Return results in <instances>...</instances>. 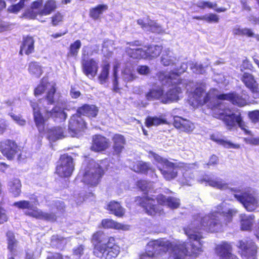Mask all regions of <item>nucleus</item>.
I'll return each mask as SVG.
<instances>
[{
	"label": "nucleus",
	"mask_w": 259,
	"mask_h": 259,
	"mask_svg": "<svg viewBox=\"0 0 259 259\" xmlns=\"http://www.w3.org/2000/svg\"><path fill=\"white\" fill-rule=\"evenodd\" d=\"M103 174L104 171L99 164L92 161L90 163L88 169L83 175L82 181L91 186H96L99 184Z\"/></svg>",
	"instance_id": "nucleus-9"
},
{
	"label": "nucleus",
	"mask_w": 259,
	"mask_h": 259,
	"mask_svg": "<svg viewBox=\"0 0 259 259\" xmlns=\"http://www.w3.org/2000/svg\"><path fill=\"white\" fill-rule=\"evenodd\" d=\"M149 243L147 244L146 246V252L145 254H143L140 256V259H150V257L157 255L158 254L163 255V252H162V250L159 249V248H158L157 249L156 248H153L151 247L149 248L151 251L148 250V246Z\"/></svg>",
	"instance_id": "nucleus-43"
},
{
	"label": "nucleus",
	"mask_w": 259,
	"mask_h": 259,
	"mask_svg": "<svg viewBox=\"0 0 259 259\" xmlns=\"http://www.w3.org/2000/svg\"><path fill=\"white\" fill-rule=\"evenodd\" d=\"M184 180L181 181V183L183 185L191 186L193 181L194 176L189 171H186L183 174Z\"/></svg>",
	"instance_id": "nucleus-52"
},
{
	"label": "nucleus",
	"mask_w": 259,
	"mask_h": 259,
	"mask_svg": "<svg viewBox=\"0 0 259 259\" xmlns=\"http://www.w3.org/2000/svg\"><path fill=\"white\" fill-rule=\"evenodd\" d=\"M9 189L11 193L15 197L19 196L21 193V184L18 179H14L10 181L8 184Z\"/></svg>",
	"instance_id": "nucleus-36"
},
{
	"label": "nucleus",
	"mask_w": 259,
	"mask_h": 259,
	"mask_svg": "<svg viewBox=\"0 0 259 259\" xmlns=\"http://www.w3.org/2000/svg\"><path fill=\"white\" fill-rule=\"evenodd\" d=\"M34 40L32 37L27 36L24 38L23 42L21 47L20 53L24 52L26 55L32 53L34 50Z\"/></svg>",
	"instance_id": "nucleus-32"
},
{
	"label": "nucleus",
	"mask_w": 259,
	"mask_h": 259,
	"mask_svg": "<svg viewBox=\"0 0 259 259\" xmlns=\"http://www.w3.org/2000/svg\"><path fill=\"white\" fill-rule=\"evenodd\" d=\"M8 217L6 213V210L0 206V224H2L7 222Z\"/></svg>",
	"instance_id": "nucleus-60"
},
{
	"label": "nucleus",
	"mask_w": 259,
	"mask_h": 259,
	"mask_svg": "<svg viewBox=\"0 0 259 259\" xmlns=\"http://www.w3.org/2000/svg\"><path fill=\"white\" fill-rule=\"evenodd\" d=\"M162 47L158 45H151L145 50L147 55L146 59H152L158 57L161 53Z\"/></svg>",
	"instance_id": "nucleus-37"
},
{
	"label": "nucleus",
	"mask_w": 259,
	"mask_h": 259,
	"mask_svg": "<svg viewBox=\"0 0 259 259\" xmlns=\"http://www.w3.org/2000/svg\"><path fill=\"white\" fill-rule=\"evenodd\" d=\"M211 139L217 143L224 146L226 148H233L237 149L239 148V145H235L229 141H225L219 137L218 135H212L211 136Z\"/></svg>",
	"instance_id": "nucleus-45"
},
{
	"label": "nucleus",
	"mask_w": 259,
	"mask_h": 259,
	"mask_svg": "<svg viewBox=\"0 0 259 259\" xmlns=\"http://www.w3.org/2000/svg\"><path fill=\"white\" fill-rule=\"evenodd\" d=\"M186 64V63H185ZM187 67L190 66L192 71L196 74H203L205 72L207 65H203L200 63L190 62L188 64H186Z\"/></svg>",
	"instance_id": "nucleus-44"
},
{
	"label": "nucleus",
	"mask_w": 259,
	"mask_h": 259,
	"mask_svg": "<svg viewBox=\"0 0 259 259\" xmlns=\"http://www.w3.org/2000/svg\"><path fill=\"white\" fill-rule=\"evenodd\" d=\"M56 8L57 5L56 1L49 0L45 3L43 9L39 11V15L40 16L49 15Z\"/></svg>",
	"instance_id": "nucleus-38"
},
{
	"label": "nucleus",
	"mask_w": 259,
	"mask_h": 259,
	"mask_svg": "<svg viewBox=\"0 0 259 259\" xmlns=\"http://www.w3.org/2000/svg\"><path fill=\"white\" fill-rule=\"evenodd\" d=\"M178 60L169 49L164 50L161 57V63L165 66L176 65Z\"/></svg>",
	"instance_id": "nucleus-26"
},
{
	"label": "nucleus",
	"mask_w": 259,
	"mask_h": 259,
	"mask_svg": "<svg viewBox=\"0 0 259 259\" xmlns=\"http://www.w3.org/2000/svg\"><path fill=\"white\" fill-rule=\"evenodd\" d=\"M81 46V41L79 40H77L70 46L69 52L68 54V56L76 57L78 53V51Z\"/></svg>",
	"instance_id": "nucleus-49"
},
{
	"label": "nucleus",
	"mask_w": 259,
	"mask_h": 259,
	"mask_svg": "<svg viewBox=\"0 0 259 259\" xmlns=\"http://www.w3.org/2000/svg\"><path fill=\"white\" fill-rule=\"evenodd\" d=\"M107 209L110 213L114 214L118 217H122L125 213V209L121 206L120 204L115 201L110 202L107 206Z\"/></svg>",
	"instance_id": "nucleus-30"
},
{
	"label": "nucleus",
	"mask_w": 259,
	"mask_h": 259,
	"mask_svg": "<svg viewBox=\"0 0 259 259\" xmlns=\"http://www.w3.org/2000/svg\"><path fill=\"white\" fill-rule=\"evenodd\" d=\"M248 116L253 122H255L259 121V111L255 110L250 112L248 114Z\"/></svg>",
	"instance_id": "nucleus-63"
},
{
	"label": "nucleus",
	"mask_w": 259,
	"mask_h": 259,
	"mask_svg": "<svg viewBox=\"0 0 259 259\" xmlns=\"http://www.w3.org/2000/svg\"><path fill=\"white\" fill-rule=\"evenodd\" d=\"M237 247L241 250L242 256L246 259H257V247L252 240H240Z\"/></svg>",
	"instance_id": "nucleus-11"
},
{
	"label": "nucleus",
	"mask_w": 259,
	"mask_h": 259,
	"mask_svg": "<svg viewBox=\"0 0 259 259\" xmlns=\"http://www.w3.org/2000/svg\"><path fill=\"white\" fill-rule=\"evenodd\" d=\"M108 9V6L106 5H99L90 10V16L94 20H97L103 12Z\"/></svg>",
	"instance_id": "nucleus-39"
},
{
	"label": "nucleus",
	"mask_w": 259,
	"mask_h": 259,
	"mask_svg": "<svg viewBox=\"0 0 259 259\" xmlns=\"http://www.w3.org/2000/svg\"><path fill=\"white\" fill-rule=\"evenodd\" d=\"M133 170L138 173L143 174H153L155 169L153 168L151 164L142 161H138L134 166Z\"/></svg>",
	"instance_id": "nucleus-27"
},
{
	"label": "nucleus",
	"mask_w": 259,
	"mask_h": 259,
	"mask_svg": "<svg viewBox=\"0 0 259 259\" xmlns=\"http://www.w3.org/2000/svg\"><path fill=\"white\" fill-rule=\"evenodd\" d=\"M16 143L10 140H5L0 142V151L4 156L9 160L13 159L18 152Z\"/></svg>",
	"instance_id": "nucleus-14"
},
{
	"label": "nucleus",
	"mask_w": 259,
	"mask_h": 259,
	"mask_svg": "<svg viewBox=\"0 0 259 259\" xmlns=\"http://www.w3.org/2000/svg\"><path fill=\"white\" fill-rule=\"evenodd\" d=\"M164 122V120L157 117L148 116L146 119V125L147 127L157 126Z\"/></svg>",
	"instance_id": "nucleus-50"
},
{
	"label": "nucleus",
	"mask_w": 259,
	"mask_h": 259,
	"mask_svg": "<svg viewBox=\"0 0 259 259\" xmlns=\"http://www.w3.org/2000/svg\"><path fill=\"white\" fill-rule=\"evenodd\" d=\"M30 199V201L21 200L16 202L13 205L19 209H26L25 213L33 218L49 221L56 220V216L54 213L44 212L37 208L38 201L36 196L32 195Z\"/></svg>",
	"instance_id": "nucleus-6"
},
{
	"label": "nucleus",
	"mask_w": 259,
	"mask_h": 259,
	"mask_svg": "<svg viewBox=\"0 0 259 259\" xmlns=\"http://www.w3.org/2000/svg\"><path fill=\"white\" fill-rule=\"evenodd\" d=\"M109 69L110 65L109 64H105L102 66L101 72L98 76V79L101 84H103L107 82L109 76Z\"/></svg>",
	"instance_id": "nucleus-46"
},
{
	"label": "nucleus",
	"mask_w": 259,
	"mask_h": 259,
	"mask_svg": "<svg viewBox=\"0 0 259 259\" xmlns=\"http://www.w3.org/2000/svg\"><path fill=\"white\" fill-rule=\"evenodd\" d=\"M77 112L89 117H95L98 113V109L95 105H84L78 109Z\"/></svg>",
	"instance_id": "nucleus-31"
},
{
	"label": "nucleus",
	"mask_w": 259,
	"mask_h": 259,
	"mask_svg": "<svg viewBox=\"0 0 259 259\" xmlns=\"http://www.w3.org/2000/svg\"><path fill=\"white\" fill-rule=\"evenodd\" d=\"M103 235V233L101 231L97 232L94 233L92 237V241L93 244L95 245V243L97 242V244L101 242V237Z\"/></svg>",
	"instance_id": "nucleus-61"
},
{
	"label": "nucleus",
	"mask_w": 259,
	"mask_h": 259,
	"mask_svg": "<svg viewBox=\"0 0 259 259\" xmlns=\"http://www.w3.org/2000/svg\"><path fill=\"white\" fill-rule=\"evenodd\" d=\"M174 125L176 128L186 132H192L195 128L194 124L190 121L179 116L174 117Z\"/></svg>",
	"instance_id": "nucleus-25"
},
{
	"label": "nucleus",
	"mask_w": 259,
	"mask_h": 259,
	"mask_svg": "<svg viewBox=\"0 0 259 259\" xmlns=\"http://www.w3.org/2000/svg\"><path fill=\"white\" fill-rule=\"evenodd\" d=\"M140 204L145 208L146 212L149 215H154L156 213L161 214L162 209L156 205L155 200L148 197L139 198Z\"/></svg>",
	"instance_id": "nucleus-15"
},
{
	"label": "nucleus",
	"mask_w": 259,
	"mask_h": 259,
	"mask_svg": "<svg viewBox=\"0 0 259 259\" xmlns=\"http://www.w3.org/2000/svg\"><path fill=\"white\" fill-rule=\"evenodd\" d=\"M231 191L234 197L242 204L247 211H253L258 207V199L250 188L244 190L231 188Z\"/></svg>",
	"instance_id": "nucleus-7"
},
{
	"label": "nucleus",
	"mask_w": 259,
	"mask_h": 259,
	"mask_svg": "<svg viewBox=\"0 0 259 259\" xmlns=\"http://www.w3.org/2000/svg\"><path fill=\"white\" fill-rule=\"evenodd\" d=\"M106 244H97L94 245V254L98 257H103L106 256Z\"/></svg>",
	"instance_id": "nucleus-48"
},
{
	"label": "nucleus",
	"mask_w": 259,
	"mask_h": 259,
	"mask_svg": "<svg viewBox=\"0 0 259 259\" xmlns=\"http://www.w3.org/2000/svg\"><path fill=\"white\" fill-rule=\"evenodd\" d=\"M73 159L67 155H62L56 167V173L61 177H69L73 172Z\"/></svg>",
	"instance_id": "nucleus-10"
},
{
	"label": "nucleus",
	"mask_w": 259,
	"mask_h": 259,
	"mask_svg": "<svg viewBox=\"0 0 259 259\" xmlns=\"http://www.w3.org/2000/svg\"><path fill=\"white\" fill-rule=\"evenodd\" d=\"M215 251L220 259H239L236 255L232 254V245L227 242H222L215 247Z\"/></svg>",
	"instance_id": "nucleus-17"
},
{
	"label": "nucleus",
	"mask_w": 259,
	"mask_h": 259,
	"mask_svg": "<svg viewBox=\"0 0 259 259\" xmlns=\"http://www.w3.org/2000/svg\"><path fill=\"white\" fill-rule=\"evenodd\" d=\"M154 164L160 171L164 178L168 181L175 178L178 174V166L156 154H153Z\"/></svg>",
	"instance_id": "nucleus-8"
},
{
	"label": "nucleus",
	"mask_w": 259,
	"mask_h": 259,
	"mask_svg": "<svg viewBox=\"0 0 259 259\" xmlns=\"http://www.w3.org/2000/svg\"><path fill=\"white\" fill-rule=\"evenodd\" d=\"M63 15L60 12L56 13L52 17V24L55 26L63 21Z\"/></svg>",
	"instance_id": "nucleus-53"
},
{
	"label": "nucleus",
	"mask_w": 259,
	"mask_h": 259,
	"mask_svg": "<svg viewBox=\"0 0 259 259\" xmlns=\"http://www.w3.org/2000/svg\"><path fill=\"white\" fill-rule=\"evenodd\" d=\"M244 141L247 144H252L254 145H259V137L253 138L249 137L244 138Z\"/></svg>",
	"instance_id": "nucleus-64"
},
{
	"label": "nucleus",
	"mask_w": 259,
	"mask_h": 259,
	"mask_svg": "<svg viewBox=\"0 0 259 259\" xmlns=\"http://www.w3.org/2000/svg\"><path fill=\"white\" fill-rule=\"evenodd\" d=\"M28 71L30 74L37 78L39 77L43 72L41 66L36 62H32L29 64Z\"/></svg>",
	"instance_id": "nucleus-40"
},
{
	"label": "nucleus",
	"mask_w": 259,
	"mask_h": 259,
	"mask_svg": "<svg viewBox=\"0 0 259 259\" xmlns=\"http://www.w3.org/2000/svg\"><path fill=\"white\" fill-rule=\"evenodd\" d=\"M84 249V246L82 245L75 247L73 249V255L79 258L83 254Z\"/></svg>",
	"instance_id": "nucleus-57"
},
{
	"label": "nucleus",
	"mask_w": 259,
	"mask_h": 259,
	"mask_svg": "<svg viewBox=\"0 0 259 259\" xmlns=\"http://www.w3.org/2000/svg\"><path fill=\"white\" fill-rule=\"evenodd\" d=\"M156 200L159 204L167 206L172 209L178 208L180 204L179 199L173 197H166L162 194L158 195Z\"/></svg>",
	"instance_id": "nucleus-24"
},
{
	"label": "nucleus",
	"mask_w": 259,
	"mask_h": 259,
	"mask_svg": "<svg viewBox=\"0 0 259 259\" xmlns=\"http://www.w3.org/2000/svg\"><path fill=\"white\" fill-rule=\"evenodd\" d=\"M198 181L201 184L205 182L209 186L218 189L222 190L228 189L231 192V189L229 188L228 184L226 183L225 181L220 178H212L207 176H205L203 179H198Z\"/></svg>",
	"instance_id": "nucleus-19"
},
{
	"label": "nucleus",
	"mask_w": 259,
	"mask_h": 259,
	"mask_svg": "<svg viewBox=\"0 0 259 259\" xmlns=\"http://www.w3.org/2000/svg\"><path fill=\"white\" fill-rule=\"evenodd\" d=\"M113 142V148L114 152L117 154H120L124 148L125 144L124 137L120 134H115L112 137Z\"/></svg>",
	"instance_id": "nucleus-28"
},
{
	"label": "nucleus",
	"mask_w": 259,
	"mask_h": 259,
	"mask_svg": "<svg viewBox=\"0 0 259 259\" xmlns=\"http://www.w3.org/2000/svg\"><path fill=\"white\" fill-rule=\"evenodd\" d=\"M129 47L126 48V53L131 58L134 59H146L147 55L145 50L142 49H136L135 47L139 46L141 43L139 41H135L127 43Z\"/></svg>",
	"instance_id": "nucleus-18"
},
{
	"label": "nucleus",
	"mask_w": 259,
	"mask_h": 259,
	"mask_svg": "<svg viewBox=\"0 0 259 259\" xmlns=\"http://www.w3.org/2000/svg\"><path fill=\"white\" fill-rule=\"evenodd\" d=\"M185 88L191 94L190 102L194 107L201 106L206 103L211 98L216 97L220 100H226L233 104L244 106L246 104L247 96L243 97L235 93L218 95V91L214 89L209 90L204 96L205 83L194 82L184 80Z\"/></svg>",
	"instance_id": "nucleus-2"
},
{
	"label": "nucleus",
	"mask_w": 259,
	"mask_h": 259,
	"mask_svg": "<svg viewBox=\"0 0 259 259\" xmlns=\"http://www.w3.org/2000/svg\"><path fill=\"white\" fill-rule=\"evenodd\" d=\"M11 116L19 125L23 126L25 124L26 120L23 119L21 116L14 114H11Z\"/></svg>",
	"instance_id": "nucleus-62"
},
{
	"label": "nucleus",
	"mask_w": 259,
	"mask_h": 259,
	"mask_svg": "<svg viewBox=\"0 0 259 259\" xmlns=\"http://www.w3.org/2000/svg\"><path fill=\"white\" fill-rule=\"evenodd\" d=\"M48 137L52 141H55L58 139H62L64 137V130L60 127L50 128L48 131Z\"/></svg>",
	"instance_id": "nucleus-34"
},
{
	"label": "nucleus",
	"mask_w": 259,
	"mask_h": 259,
	"mask_svg": "<svg viewBox=\"0 0 259 259\" xmlns=\"http://www.w3.org/2000/svg\"><path fill=\"white\" fill-rule=\"evenodd\" d=\"M240 219L241 230L244 231L250 230L254 222V216L252 214H241Z\"/></svg>",
	"instance_id": "nucleus-29"
},
{
	"label": "nucleus",
	"mask_w": 259,
	"mask_h": 259,
	"mask_svg": "<svg viewBox=\"0 0 259 259\" xmlns=\"http://www.w3.org/2000/svg\"><path fill=\"white\" fill-rule=\"evenodd\" d=\"M102 225L104 228H114L118 230H128L129 228V226H128L118 223L110 219H104L102 220Z\"/></svg>",
	"instance_id": "nucleus-33"
},
{
	"label": "nucleus",
	"mask_w": 259,
	"mask_h": 259,
	"mask_svg": "<svg viewBox=\"0 0 259 259\" xmlns=\"http://www.w3.org/2000/svg\"><path fill=\"white\" fill-rule=\"evenodd\" d=\"M204 21L208 23H218L219 18L217 15L210 13L204 15Z\"/></svg>",
	"instance_id": "nucleus-56"
},
{
	"label": "nucleus",
	"mask_w": 259,
	"mask_h": 259,
	"mask_svg": "<svg viewBox=\"0 0 259 259\" xmlns=\"http://www.w3.org/2000/svg\"><path fill=\"white\" fill-rule=\"evenodd\" d=\"M197 6L201 9H204L205 8H214L217 6V4L216 3H212L209 2H204V1H200L198 2L197 4Z\"/></svg>",
	"instance_id": "nucleus-54"
},
{
	"label": "nucleus",
	"mask_w": 259,
	"mask_h": 259,
	"mask_svg": "<svg viewBox=\"0 0 259 259\" xmlns=\"http://www.w3.org/2000/svg\"><path fill=\"white\" fill-rule=\"evenodd\" d=\"M50 88L47 93L45 98L38 101H30V106L33 109V114L34 122L39 133L44 131V118L42 112L45 110V107H49L59 100L60 95L56 93L55 83L49 84Z\"/></svg>",
	"instance_id": "nucleus-4"
},
{
	"label": "nucleus",
	"mask_w": 259,
	"mask_h": 259,
	"mask_svg": "<svg viewBox=\"0 0 259 259\" xmlns=\"http://www.w3.org/2000/svg\"><path fill=\"white\" fill-rule=\"evenodd\" d=\"M137 23L144 31L157 33L163 32V29L160 25L148 18L140 19L138 20Z\"/></svg>",
	"instance_id": "nucleus-20"
},
{
	"label": "nucleus",
	"mask_w": 259,
	"mask_h": 259,
	"mask_svg": "<svg viewBox=\"0 0 259 259\" xmlns=\"http://www.w3.org/2000/svg\"><path fill=\"white\" fill-rule=\"evenodd\" d=\"M122 78L125 81L129 82L136 79L137 76L133 69L126 67L122 71Z\"/></svg>",
	"instance_id": "nucleus-47"
},
{
	"label": "nucleus",
	"mask_w": 259,
	"mask_h": 259,
	"mask_svg": "<svg viewBox=\"0 0 259 259\" xmlns=\"http://www.w3.org/2000/svg\"><path fill=\"white\" fill-rule=\"evenodd\" d=\"M7 240L8 243V248L12 252H15L17 246L18 242L15 239L14 233L11 231H8L7 233Z\"/></svg>",
	"instance_id": "nucleus-41"
},
{
	"label": "nucleus",
	"mask_w": 259,
	"mask_h": 259,
	"mask_svg": "<svg viewBox=\"0 0 259 259\" xmlns=\"http://www.w3.org/2000/svg\"><path fill=\"white\" fill-rule=\"evenodd\" d=\"M105 259H113L117 256L120 252L119 247L115 244V239L113 237L108 239L106 243Z\"/></svg>",
	"instance_id": "nucleus-23"
},
{
	"label": "nucleus",
	"mask_w": 259,
	"mask_h": 259,
	"mask_svg": "<svg viewBox=\"0 0 259 259\" xmlns=\"http://www.w3.org/2000/svg\"><path fill=\"white\" fill-rule=\"evenodd\" d=\"M138 186L143 191H148L150 188L151 184L146 180H140L138 182Z\"/></svg>",
	"instance_id": "nucleus-55"
},
{
	"label": "nucleus",
	"mask_w": 259,
	"mask_h": 259,
	"mask_svg": "<svg viewBox=\"0 0 259 259\" xmlns=\"http://www.w3.org/2000/svg\"><path fill=\"white\" fill-rule=\"evenodd\" d=\"M137 71L140 75H147L150 73L149 67L146 65H140L138 66Z\"/></svg>",
	"instance_id": "nucleus-58"
},
{
	"label": "nucleus",
	"mask_w": 259,
	"mask_h": 259,
	"mask_svg": "<svg viewBox=\"0 0 259 259\" xmlns=\"http://www.w3.org/2000/svg\"><path fill=\"white\" fill-rule=\"evenodd\" d=\"M42 115L44 118V122L47 118L52 117L56 122H62L64 121L67 117V114L64 112L63 109L56 106L51 110H49V107H45V110L42 112ZM45 124H44V131ZM44 132L40 134H43Z\"/></svg>",
	"instance_id": "nucleus-13"
},
{
	"label": "nucleus",
	"mask_w": 259,
	"mask_h": 259,
	"mask_svg": "<svg viewBox=\"0 0 259 259\" xmlns=\"http://www.w3.org/2000/svg\"><path fill=\"white\" fill-rule=\"evenodd\" d=\"M163 95V89L161 87H156L150 90L146 94V98L149 101L159 99L162 101V97Z\"/></svg>",
	"instance_id": "nucleus-35"
},
{
	"label": "nucleus",
	"mask_w": 259,
	"mask_h": 259,
	"mask_svg": "<svg viewBox=\"0 0 259 259\" xmlns=\"http://www.w3.org/2000/svg\"><path fill=\"white\" fill-rule=\"evenodd\" d=\"M187 69V65L183 63L180 68H177L169 73L160 72L158 78L163 86H173L162 97V102L167 103L168 102L177 101L182 96V88H185L184 80L179 78L180 74L184 72Z\"/></svg>",
	"instance_id": "nucleus-3"
},
{
	"label": "nucleus",
	"mask_w": 259,
	"mask_h": 259,
	"mask_svg": "<svg viewBox=\"0 0 259 259\" xmlns=\"http://www.w3.org/2000/svg\"><path fill=\"white\" fill-rule=\"evenodd\" d=\"M85 122L81 115L77 113L72 115L69 120L68 130L72 137L76 136L78 133L85 127Z\"/></svg>",
	"instance_id": "nucleus-12"
},
{
	"label": "nucleus",
	"mask_w": 259,
	"mask_h": 259,
	"mask_svg": "<svg viewBox=\"0 0 259 259\" xmlns=\"http://www.w3.org/2000/svg\"><path fill=\"white\" fill-rule=\"evenodd\" d=\"M83 71L84 73L89 78L94 77L98 69V63L92 59L90 60L84 61L82 63Z\"/></svg>",
	"instance_id": "nucleus-22"
},
{
	"label": "nucleus",
	"mask_w": 259,
	"mask_h": 259,
	"mask_svg": "<svg viewBox=\"0 0 259 259\" xmlns=\"http://www.w3.org/2000/svg\"><path fill=\"white\" fill-rule=\"evenodd\" d=\"M238 210L226 207L223 202L217 206L209 214L204 217L199 214L193 217L191 222L183 229L188 242L171 243L165 239L150 241L148 248L152 247L162 250L163 254L169 255L172 259H193L203 251L201 229L211 232L221 231L224 226L232 221ZM148 251H151L149 249Z\"/></svg>",
	"instance_id": "nucleus-1"
},
{
	"label": "nucleus",
	"mask_w": 259,
	"mask_h": 259,
	"mask_svg": "<svg viewBox=\"0 0 259 259\" xmlns=\"http://www.w3.org/2000/svg\"><path fill=\"white\" fill-rule=\"evenodd\" d=\"M241 80L245 86L250 90L254 98H259L258 83L251 74L244 72L241 77Z\"/></svg>",
	"instance_id": "nucleus-16"
},
{
	"label": "nucleus",
	"mask_w": 259,
	"mask_h": 259,
	"mask_svg": "<svg viewBox=\"0 0 259 259\" xmlns=\"http://www.w3.org/2000/svg\"><path fill=\"white\" fill-rule=\"evenodd\" d=\"M109 140L100 135L95 136L93 138L91 150L95 152H100L106 150L109 146Z\"/></svg>",
	"instance_id": "nucleus-21"
},
{
	"label": "nucleus",
	"mask_w": 259,
	"mask_h": 259,
	"mask_svg": "<svg viewBox=\"0 0 259 259\" xmlns=\"http://www.w3.org/2000/svg\"><path fill=\"white\" fill-rule=\"evenodd\" d=\"M216 118L222 119L229 130H232L237 125L242 130L247 132L246 125L239 112L234 113L228 109L222 108L221 103L212 108Z\"/></svg>",
	"instance_id": "nucleus-5"
},
{
	"label": "nucleus",
	"mask_w": 259,
	"mask_h": 259,
	"mask_svg": "<svg viewBox=\"0 0 259 259\" xmlns=\"http://www.w3.org/2000/svg\"><path fill=\"white\" fill-rule=\"evenodd\" d=\"M49 84H52V83H49L48 78H43L40 83L35 89L34 95L35 96H39L43 93L45 90H48L50 88Z\"/></svg>",
	"instance_id": "nucleus-42"
},
{
	"label": "nucleus",
	"mask_w": 259,
	"mask_h": 259,
	"mask_svg": "<svg viewBox=\"0 0 259 259\" xmlns=\"http://www.w3.org/2000/svg\"><path fill=\"white\" fill-rule=\"evenodd\" d=\"M28 1L20 0L19 3L10 6L8 8V11L12 13H17L24 7L25 2H27Z\"/></svg>",
	"instance_id": "nucleus-51"
},
{
	"label": "nucleus",
	"mask_w": 259,
	"mask_h": 259,
	"mask_svg": "<svg viewBox=\"0 0 259 259\" xmlns=\"http://www.w3.org/2000/svg\"><path fill=\"white\" fill-rule=\"evenodd\" d=\"M117 72V66L116 65H115V66H114V67H113V84L114 90H115L116 91L118 89Z\"/></svg>",
	"instance_id": "nucleus-59"
}]
</instances>
